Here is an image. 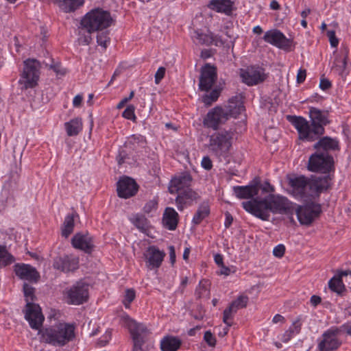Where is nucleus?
<instances>
[{
    "label": "nucleus",
    "instance_id": "obj_1",
    "mask_svg": "<svg viewBox=\"0 0 351 351\" xmlns=\"http://www.w3.org/2000/svg\"><path fill=\"white\" fill-rule=\"evenodd\" d=\"M243 208L249 213L263 220L269 221L273 214H292L291 202L285 197L269 194L264 198L256 197L242 202Z\"/></svg>",
    "mask_w": 351,
    "mask_h": 351
},
{
    "label": "nucleus",
    "instance_id": "obj_2",
    "mask_svg": "<svg viewBox=\"0 0 351 351\" xmlns=\"http://www.w3.org/2000/svg\"><path fill=\"white\" fill-rule=\"evenodd\" d=\"M309 117L311 124L302 117L288 116V119L298 130L300 140L312 142L324 134V126L330 123V121L328 111L315 107L310 108Z\"/></svg>",
    "mask_w": 351,
    "mask_h": 351
},
{
    "label": "nucleus",
    "instance_id": "obj_3",
    "mask_svg": "<svg viewBox=\"0 0 351 351\" xmlns=\"http://www.w3.org/2000/svg\"><path fill=\"white\" fill-rule=\"evenodd\" d=\"M43 340L54 346H64L75 338V326L59 323L40 330Z\"/></svg>",
    "mask_w": 351,
    "mask_h": 351
},
{
    "label": "nucleus",
    "instance_id": "obj_4",
    "mask_svg": "<svg viewBox=\"0 0 351 351\" xmlns=\"http://www.w3.org/2000/svg\"><path fill=\"white\" fill-rule=\"evenodd\" d=\"M234 132L232 129L221 130L214 132L209 136L207 145L208 152L219 161L226 159L228 156Z\"/></svg>",
    "mask_w": 351,
    "mask_h": 351
},
{
    "label": "nucleus",
    "instance_id": "obj_5",
    "mask_svg": "<svg viewBox=\"0 0 351 351\" xmlns=\"http://www.w3.org/2000/svg\"><path fill=\"white\" fill-rule=\"evenodd\" d=\"M112 19L108 11L97 8L88 12L81 20L82 27L90 34L107 29L112 24Z\"/></svg>",
    "mask_w": 351,
    "mask_h": 351
},
{
    "label": "nucleus",
    "instance_id": "obj_6",
    "mask_svg": "<svg viewBox=\"0 0 351 351\" xmlns=\"http://www.w3.org/2000/svg\"><path fill=\"white\" fill-rule=\"evenodd\" d=\"M26 300L25 318L32 329L39 330L45 319L38 304L32 302L34 299V288L27 283L23 287Z\"/></svg>",
    "mask_w": 351,
    "mask_h": 351
},
{
    "label": "nucleus",
    "instance_id": "obj_7",
    "mask_svg": "<svg viewBox=\"0 0 351 351\" xmlns=\"http://www.w3.org/2000/svg\"><path fill=\"white\" fill-rule=\"evenodd\" d=\"M307 169L311 172L330 173L335 171L334 158L330 154L315 152L308 158Z\"/></svg>",
    "mask_w": 351,
    "mask_h": 351
},
{
    "label": "nucleus",
    "instance_id": "obj_8",
    "mask_svg": "<svg viewBox=\"0 0 351 351\" xmlns=\"http://www.w3.org/2000/svg\"><path fill=\"white\" fill-rule=\"evenodd\" d=\"M40 62L36 59H27L24 62L22 77L25 88L35 87L39 79Z\"/></svg>",
    "mask_w": 351,
    "mask_h": 351
},
{
    "label": "nucleus",
    "instance_id": "obj_9",
    "mask_svg": "<svg viewBox=\"0 0 351 351\" xmlns=\"http://www.w3.org/2000/svg\"><path fill=\"white\" fill-rule=\"evenodd\" d=\"M289 191L296 198L311 197L310 180L304 176L288 178Z\"/></svg>",
    "mask_w": 351,
    "mask_h": 351
},
{
    "label": "nucleus",
    "instance_id": "obj_10",
    "mask_svg": "<svg viewBox=\"0 0 351 351\" xmlns=\"http://www.w3.org/2000/svg\"><path fill=\"white\" fill-rule=\"evenodd\" d=\"M322 212L318 204L311 202L305 206H299L295 210L299 222L302 225H310Z\"/></svg>",
    "mask_w": 351,
    "mask_h": 351
},
{
    "label": "nucleus",
    "instance_id": "obj_11",
    "mask_svg": "<svg viewBox=\"0 0 351 351\" xmlns=\"http://www.w3.org/2000/svg\"><path fill=\"white\" fill-rule=\"evenodd\" d=\"M88 298V285L82 281L77 282L67 291L68 303L80 305Z\"/></svg>",
    "mask_w": 351,
    "mask_h": 351
},
{
    "label": "nucleus",
    "instance_id": "obj_12",
    "mask_svg": "<svg viewBox=\"0 0 351 351\" xmlns=\"http://www.w3.org/2000/svg\"><path fill=\"white\" fill-rule=\"evenodd\" d=\"M263 40L276 47L290 51L293 46L292 39L287 38L280 30H269L265 33Z\"/></svg>",
    "mask_w": 351,
    "mask_h": 351
},
{
    "label": "nucleus",
    "instance_id": "obj_13",
    "mask_svg": "<svg viewBox=\"0 0 351 351\" xmlns=\"http://www.w3.org/2000/svg\"><path fill=\"white\" fill-rule=\"evenodd\" d=\"M240 76L243 83L248 86H254L264 82L267 75L262 67L250 66L245 69H241Z\"/></svg>",
    "mask_w": 351,
    "mask_h": 351
},
{
    "label": "nucleus",
    "instance_id": "obj_14",
    "mask_svg": "<svg viewBox=\"0 0 351 351\" xmlns=\"http://www.w3.org/2000/svg\"><path fill=\"white\" fill-rule=\"evenodd\" d=\"M338 329L337 326L331 327L322 334V340L318 343L319 351H334L341 345L339 339Z\"/></svg>",
    "mask_w": 351,
    "mask_h": 351
},
{
    "label": "nucleus",
    "instance_id": "obj_15",
    "mask_svg": "<svg viewBox=\"0 0 351 351\" xmlns=\"http://www.w3.org/2000/svg\"><path fill=\"white\" fill-rule=\"evenodd\" d=\"M217 78L216 67L208 63L206 64L201 69L199 89L202 91L208 92L215 83Z\"/></svg>",
    "mask_w": 351,
    "mask_h": 351
},
{
    "label": "nucleus",
    "instance_id": "obj_16",
    "mask_svg": "<svg viewBox=\"0 0 351 351\" xmlns=\"http://www.w3.org/2000/svg\"><path fill=\"white\" fill-rule=\"evenodd\" d=\"M53 267L64 273L73 272L79 267V258L73 254L57 256L53 259Z\"/></svg>",
    "mask_w": 351,
    "mask_h": 351
},
{
    "label": "nucleus",
    "instance_id": "obj_17",
    "mask_svg": "<svg viewBox=\"0 0 351 351\" xmlns=\"http://www.w3.org/2000/svg\"><path fill=\"white\" fill-rule=\"evenodd\" d=\"M71 244L86 254H91L95 248L93 237L87 232L76 233L71 239Z\"/></svg>",
    "mask_w": 351,
    "mask_h": 351
},
{
    "label": "nucleus",
    "instance_id": "obj_18",
    "mask_svg": "<svg viewBox=\"0 0 351 351\" xmlns=\"http://www.w3.org/2000/svg\"><path fill=\"white\" fill-rule=\"evenodd\" d=\"M138 185L130 177H123L117 182V195L121 198L128 199L136 195Z\"/></svg>",
    "mask_w": 351,
    "mask_h": 351
},
{
    "label": "nucleus",
    "instance_id": "obj_19",
    "mask_svg": "<svg viewBox=\"0 0 351 351\" xmlns=\"http://www.w3.org/2000/svg\"><path fill=\"white\" fill-rule=\"evenodd\" d=\"M129 330L134 342V351H141L147 335V328L142 324L132 322Z\"/></svg>",
    "mask_w": 351,
    "mask_h": 351
},
{
    "label": "nucleus",
    "instance_id": "obj_20",
    "mask_svg": "<svg viewBox=\"0 0 351 351\" xmlns=\"http://www.w3.org/2000/svg\"><path fill=\"white\" fill-rule=\"evenodd\" d=\"M348 276H349L351 280L350 269L345 271L337 270L334 276L328 281V288L338 295H344L346 289L343 282V278H347Z\"/></svg>",
    "mask_w": 351,
    "mask_h": 351
},
{
    "label": "nucleus",
    "instance_id": "obj_21",
    "mask_svg": "<svg viewBox=\"0 0 351 351\" xmlns=\"http://www.w3.org/2000/svg\"><path fill=\"white\" fill-rule=\"evenodd\" d=\"M144 256L147 268L153 269L160 267L165 256V253L163 251H160L155 245H151L147 247Z\"/></svg>",
    "mask_w": 351,
    "mask_h": 351
},
{
    "label": "nucleus",
    "instance_id": "obj_22",
    "mask_svg": "<svg viewBox=\"0 0 351 351\" xmlns=\"http://www.w3.org/2000/svg\"><path fill=\"white\" fill-rule=\"evenodd\" d=\"M14 271L21 280L36 282L40 277L36 268L28 264L16 263L14 266Z\"/></svg>",
    "mask_w": 351,
    "mask_h": 351
},
{
    "label": "nucleus",
    "instance_id": "obj_23",
    "mask_svg": "<svg viewBox=\"0 0 351 351\" xmlns=\"http://www.w3.org/2000/svg\"><path fill=\"white\" fill-rule=\"evenodd\" d=\"M222 107L217 106L208 112L204 120V123L208 128L217 130L219 125L225 123L228 119Z\"/></svg>",
    "mask_w": 351,
    "mask_h": 351
},
{
    "label": "nucleus",
    "instance_id": "obj_24",
    "mask_svg": "<svg viewBox=\"0 0 351 351\" xmlns=\"http://www.w3.org/2000/svg\"><path fill=\"white\" fill-rule=\"evenodd\" d=\"M222 108L223 112H226L225 114L228 119L229 117L237 118L238 115L245 110L243 96L239 94L231 97L228 100L227 105Z\"/></svg>",
    "mask_w": 351,
    "mask_h": 351
},
{
    "label": "nucleus",
    "instance_id": "obj_25",
    "mask_svg": "<svg viewBox=\"0 0 351 351\" xmlns=\"http://www.w3.org/2000/svg\"><path fill=\"white\" fill-rule=\"evenodd\" d=\"M176 193L178 195L176 198V203L180 211L183 210L185 207L191 206L193 201L199 198L198 194L189 187L178 191Z\"/></svg>",
    "mask_w": 351,
    "mask_h": 351
},
{
    "label": "nucleus",
    "instance_id": "obj_26",
    "mask_svg": "<svg viewBox=\"0 0 351 351\" xmlns=\"http://www.w3.org/2000/svg\"><path fill=\"white\" fill-rule=\"evenodd\" d=\"M318 138L319 140L313 145V148L316 149V152L330 154V152L340 149L339 142L337 138L327 136Z\"/></svg>",
    "mask_w": 351,
    "mask_h": 351
},
{
    "label": "nucleus",
    "instance_id": "obj_27",
    "mask_svg": "<svg viewBox=\"0 0 351 351\" xmlns=\"http://www.w3.org/2000/svg\"><path fill=\"white\" fill-rule=\"evenodd\" d=\"M332 177L329 173L323 176L316 177L313 180H310V192L311 197L318 195L321 193L326 191L330 186Z\"/></svg>",
    "mask_w": 351,
    "mask_h": 351
},
{
    "label": "nucleus",
    "instance_id": "obj_28",
    "mask_svg": "<svg viewBox=\"0 0 351 351\" xmlns=\"http://www.w3.org/2000/svg\"><path fill=\"white\" fill-rule=\"evenodd\" d=\"M191 181L192 177L189 173H182L171 180L169 191L170 193L173 194L184 190V189L189 187Z\"/></svg>",
    "mask_w": 351,
    "mask_h": 351
},
{
    "label": "nucleus",
    "instance_id": "obj_29",
    "mask_svg": "<svg viewBox=\"0 0 351 351\" xmlns=\"http://www.w3.org/2000/svg\"><path fill=\"white\" fill-rule=\"evenodd\" d=\"M260 187L258 184H250L247 186H235L233 187V191L236 197L239 199H253L255 195L258 194Z\"/></svg>",
    "mask_w": 351,
    "mask_h": 351
},
{
    "label": "nucleus",
    "instance_id": "obj_30",
    "mask_svg": "<svg viewBox=\"0 0 351 351\" xmlns=\"http://www.w3.org/2000/svg\"><path fill=\"white\" fill-rule=\"evenodd\" d=\"M179 219L178 213L174 208L167 207L163 213L162 223L165 228L169 230H174L178 226Z\"/></svg>",
    "mask_w": 351,
    "mask_h": 351
},
{
    "label": "nucleus",
    "instance_id": "obj_31",
    "mask_svg": "<svg viewBox=\"0 0 351 351\" xmlns=\"http://www.w3.org/2000/svg\"><path fill=\"white\" fill-rule=\"evenodd\" d=\"M233 4L234 3L231 0H211L208 4V7L217 12H223L226 15H230Z\"/></svg>",
    "mask_w": 351,
    "mask_h": 351
},
{
    "label": "nucleus",
    "instance_id": "obj_32",
    "mask_svg": "<svg viewBox=\"0 0 351 351\" xmlns=\"http://www.w3.org/2000/svg\"><path fill=\"white\" fill-rule=\"evenodd\" d=\"M182 345V341L177 337L166 336L160 341L162 351H177Z\"/></svg>",
    "mask_w": 351,
    "mask_h": 351
},
{
    "label": "nucleus",
    "instance_id": "obj_33",
    "mask_svg": "<svg viewBox=\"0 0 351 351\" xmlns=\"http://www.w3.org/2000/svg\"><path fill=\"white\" fill-rule=\"evenodd\" d=\"M301 326L300 318L298 317L282 335L281 341L284 343H287L293 337L300 333Z\"/></svg>",
    "mask_w": 351,
    "mask_h": 351
},
{
    "label": "nucleus",
    "instance_id": "obj_34",
    "mask_svg": "<svg viewBox=\"0 0 351 351\" xmlns=\"http://www.w3.org/2000/svg\"><path fill=\"white\" fill-rule=\"evenodd\" d=\"M67 135L69 136H76L82 129V119L75 118L64 123Z\"/></svg>",
    "mask_w": 351,
    "mask_h": 351
},
{
    "label": "nucleus",
    "instance_id": "obj_35",
    "mask_svg": "<svg viewBox=\"0 0 351 351\" xmlns=\"http://www.w3.org/2000/svg\"><path fill=\"white\" fill-rule=\"evenodd\" d=\"M210 214V208L207 202L202 203L195 214L194 215L192 222L195 225L199 224L203 219H204L206 217Z\"/></svg>",
    "mask_w": 351,
    "mask_h": 351
},
{
    "label": "nucleus",
    "instance_id": "obj_36",
    "mask_svg": "<svg viewBox=\"0 0 351 351\" xmlns=\"http://www.w3.org/2000/svg\"><path fill=\"white\" fill-rule=\"evenodd\" d=\"M84 0H62L60 8L66 13L72 12L83 5Z\"/></svg>",
    "mask_w": 351,
    "mask_h": 351
},
{
    "label": "nucleus",
    "instance_id": "obj_37",
    "mask_svg": "<svg viewBox=\"0 0 351 351\" xmlns=\"http://www.w3.org/2000/svg\"><path fill=\"white\" fill-rule=\"evenodd\" d=\"M73 228L74 214L67 215L62 227V236L67 238L73 232Z\"/></svg>",
    "mask_w": 351,
    "mask_h": 351
},
{
    "label": "nucleus",
    "instance_id": "obj_38",
    "mask_svg": "<svg viewBox=\"0 0 351 351\" xmlns=\"http://www.w3.org/2000/svg\"><path fill=\"white\" fill-rule=\"evenodd\" d=\"M132 223L142 232H145L149 228L147 219L142 215H136L131 219Z\"/></svg>",
    "mask_w": 351,
    "mask_h": 351
},
{
    "label": "nucleus",
    "instance_id": "obj_39",
    "mask_svg": "<svg viewBox=\"0 0 351 351\" xmlns=\"http://www.w3.org/2000/svg\"><path fill=\"white\" fill-rule=\"evenodd\" d=\"M146 143L145 138L141 134H133L126 143V145L132 149H136L137 147H144Z\"/></svg>",
    "mask_w": 351,
    "mask_h": 351
},
{
    "label": "nucleus",
    "instance_id": "obj_40",
    "mask_svg": "<svg viewBox=\"0 0 351 351\" xmlns=\"http://www.w3.org/2000/svg\"><path fill=\"white\" fill-rule=\"evenodd\" d=\"M220 95L219 89H213L210 93L204 94L202 97V101L206 106H210L213 102L217 100Z\"/></svg>",
    "mask_w": 351,
    "mask_h": 351
},
{
    "label": "nucleus",
    "instance_id": "obj_41",
    "mask_svg": "<svg viewBox=\"0 0 351 351\" xmlns=\"http://www.w3.org/2000/svg\"><path fill=\"white\" fill-rule=\"evenodd\" d=\"M237 312V311L230 305L223 311V322L228 325V326H231L232 325V319Z\"/></svg>",
    "mask_w": 351,
    "mask_h": 351
},
{
    "label": "nucleus",
    "instance_id": "obj_42",
    "mask_svg": "<svg viewBox=\"0 0 351 351\" xmlns=\"http://www.w3.org/2000/svg\"><path fill=\"white\" fill-rule=\"evenodd\" d=\"M100 32H98L97 35V43L98 45L101 46L104 49H106L110 41L109 32L107 30L104 32L102 30Z\"/></svg>",
    "mask_w": 351,
    "mask_h": 351
},
{
    "label": "nucleus",
    "instance_id": "obj_43",
    "mask_svg": "<svg viewBox=\"0 0 351 351\" xmlns=\"http://www.w3.org/2000/svg\"><path fill=\"white\" fill-rule=\"evenodd\" d=\"M249 301V298L246 295H239L236 300H233L230 305L234 308L235 310L245 308Z\"/></svg>",
    "mask_w": 351,
    "mask_h": 351
},
{
    "label": "nucleus",
    "instance_id": "obj_44",
    "mask_svg": "<svg viewBox=\"0 0 351 351\" xmlns=\"http://www.w3.org/2000/svg\"><path fill=\"white\" fill-rule=\"evenodd\" d=\"M46 67H49V69L53 70L57 75L63 76L66 73V70L62 67L60 62H54L53 60H51V63H45Z\"/></svg>",
    "mask_w": 351,
    "mask_h": 351
},
{
    "label": "nucleus",
    "instance_id": "obj_45",
    "mask_svg": "<svg viewBox=\"0 0 351 351\" xmlns=\"http://www.w3.org/2000/svg\"><path fill=\"white\" fill-rule=\"evenodd\" d=\"M136 296L135 291L133 289H128L125 291L123 303L125 308L130 306V303L134 300Z\"/></svg>",
    "mask_w": 351,
    "mask_h": 351
},
{
    "label": "nucleus",
    "instance_id": "obj_46",
    "mask_svg": "<svg viewBox=\"0 0 351 351\" xmlns=\"http://www.w3.org/2000/svg\"><path fill=\"white\" fill-rule=\"evenodd\" d=\"M213 34L210 33L208 34H197V38L199 40V41L204 45H210L213 43Z\"/></svg>",
    "mask_w": 351,
    "mask_h": 351
},
{
    "label": "nucleus",
    "instance_id": "obj_47",
    "mask_svg": "<svg viewBox=\"0 0 351 351\" xmlns=\"http://www.w3.org/2000/svg\"><path fill=\"white\" fill-rule=\"evenodd\" d=\"M348 50H346L344 57L340 62L341 64L336 66L337 68V70L339 72V75H341V76L346 75V66H347V64H348Z\"/></svg>",
    "mask_w": 351,
    "mask_h": 351
},
{
    "label": "nucleus",
    "instance_id": "obj_48",
    "mask_svg": "<svg viewBox=\"0 0 351 351\" xmlns=\"http://www.w3.org/2000/svg\"><path fill=\"white\" fill-rule=\"evenodd\" d=\"M134 110L135 108L133 105H129L123 112L122 116L127 119L134 120L136 119Z\"/></svg>",
    "mask_w": 351,
    "mask_h": 351
},
{
    "label": "nucleus",
    "instance_id": "obj_49",
    "mask_svg": "<svg viewBox=\"0 0 351 351\" xmlns=\"http://www.w3.org/2000/svg\"><path fill=\"white\" fill-rule=\"evenodd\" d=\"M204 339L209 346H215L216 339L210 331L208 330L205 332Z\"/></svg>",
    "mask_w": 351,
    "mask_h": 351
},
{
    "label": "nucleus",
    "instance_id": "obj_50",
    "mask_svg": "<svg viewBox=\"0 0 351 351\" xmlns=\"http://www.w3.org/2000/svg\"><path fill=\"white\" fill-rule=\"evenodd\" d=\"M327 36L329 38V41L331 47H337L339 44V40L336 37L335 30H328L326 33Z\"/></svg>",
    "mask_w": 351,
    "mask_h": 351
},
{
    "label": "nucleus",
    "instance_id": "obj_51",
    "mask_svg": "<svg viewBox=\"0 0 351 351\" xmlns=\"http://www.w3.org/2000/svg\"><path fill=\"white\" fill-rule=\"evenodd\" d=\"M338 329V333L339 335L341 334L342 332H345L348 335L351 336V321H349L343 325L337 327Z\"/></svg>",
    "mask_w": 351,
    "mask_h": 351
},
{
    "label": "nucleus",
    "instance_id": "obj_52",
    "mask_svg": "<svg viewBox=\"0 0 351 351\" xmlns=\"http://www.w3.org/2000/svg\"><path fill=\"white\" fill-rule=\"evenodd\" d=\"M201 165L205 170L209 171L213 168V162L209 156H204L201 162Z\"/></svg>",
    "mask_w": 351,
    "mask_h": 351
},
{
    "label": "nucleus",
    "instance_id": "obj_53",
    "mask_svg": "<svg viewBox=\"0 0 351 351\" xmlns=\"http://www.w3.org/2000/svg\"><path fill=\"white\" fill-rule=\"evenodd\" d=\"M285 252V247L282 244H279L274 248L273 254L278 258L283 256Z\"/></svg>",
    "mask_w": 351,
    "mask_h": 351
},
{
    "label": "nucleus",
    "instance_id": "obj_54",
    "mask_svg": "<svg viewBox=\"0 0 351 351\" xmlns=\"http://www.w3.org/2000/svg\"><path fill=\"white\" fill-rule=\"evenodd\" d=\"M128 155L126 152L123 149L120 150L118 156H117V160L119 165L126 162L127 159H128Z\"/></svg>",
    "mask_w": 351,
    "mask_h": 351
},
{
    "label": "nucleus",
    "instance_id": "obj_55",
    "mask_svg": "<svg viewBox=\"0 0 351 351\" xmlns=\"http://www.w3.org/2000/svg\"><path fill=\"white\" fill-rule=\"evenodd\" d=\"M165 68L163 66H160L158 69L156 74H155V82L156 84H159L161 80L164 77L165 75Z\"/></svg>",
    "mask_w": 351,
    "mask_h": 351
},
{
    "label": "nucleus",
    "instance_id": "obj_56",
    "mask_svg": "<svg viewBox=\"0 0 351 351\" xmlns=\"http://www.w3.org/2000/svg\"><path fill=\"white\" fill-rule=\"evenodd\" d=\"M110 339H111V331L108 330V331H106L104 337L102 339H100L98 341V344L100 346H104L108 343V342L109 341V340Z\"/></svg>",
    "mask_w": 351,
    "mask_h": 351
},
{
    "label": "nucleus",
    "instance_id": "obj_57",
    "mask_svg": "<svg viewBox=\"0 0 351 351\" xmlns=\"http://www.w3.org/2000/svg\"><path fill=\"white\" fill-rule=\"evenodd\" d=\"M332 86L331 82L326 78L320 80L319 88L323 90H326Z\"/></svg>",
    "mask_w": 351,
    "mask_h": 351
},
{
    "label": "nucleus",
    "instance_id": "obj_58",
    "mask_svg": "<svg viewBox=\"0 0 351 351\" xmlns=\"http://www.w3.org/2000/svg\"><path fill=\"white\" fill-rule=\"evenodd\" d=\"M306 71L305 69H299L298 74H297V82L298 84H301L304 82V81L306 79Z\"/></svg>",
    "mask_w": 351,
    "mask_h": 351
},
{
    "label": "nucleus",
    "instance_id": "obj_59",
    "mask_svg": "<svg viewBox=\"0 0 351 351\" xmlns=\"http://www.w3.org/2000/svg\"><path fill=\"white\" fill-rule=\"evenodd\" d=\"M219 267L220 270L218 271V274L220 275L228 276L231 273L234 272V271H232L231 268L226 267L224 264L221 265Z\"/></svg>",
    "mask_w": 351,
    "mask_h": 351
},
{
    "label": "nucleus",
    "instance_id": "obj_60",
    "mask_svg": "<svg viewBox=\"0 0 351 351\" xmlns=\"http://www.w3.org/2000/svg\"><path fill=\"white\" fill-rule=\"evenodd\" d=\"M157 207V203L154 201H149L147 202L143 210L145 213H150L154 208H156Z\"/></svg>",
    "mask_w": 351,
    "mask_h": 351
},
{
    "label": "nucleus",
    "instance_id": "obj_61",
    "mask_svg": "<svg viewBox=\"0 0 351 351\" xmlns=\"http://www.w3.org/2000/svg\"><path fill=\"white\" fill-rule=\"evenodd\" d=\"M169 259L171 265H173L176 262V251L175 247L173 245L169 247Z\"/></svg>",
    "mask_w": 351,
    "mask_h": 351
},
{
    "label": "nucleus",
    "instance_id": "obj_62",
    "mask_svg": "<svg viewBox=\"0 0 351 351\" xmlns=\"http://www.w3.org/2000/svg\"><path fill=\"white\" fill-rule=\"evenodd\" d=\"M225 216H226V219H225V222H224V226L226 228H228L232 225V223L233 217L231 215V214L229 213L228 212H227L225 214Z\"/></svg>",
    "mask_w": 351,
    "mask_h": 351
},
{
    "label": "nucleus",
    "instance_id": "obj_63",
    "mask_svg": "<svg viewBox=\"0 0 351 351\" xmlns=\"http://www.w3.org/2000/svg\"><path fill=\"white\" fill-rule=\"evenodd\" d=\"M92 41V38L90 35H86L79 38V42L81 45H88Z\"/></svg>",
    "mask_w": 351,
    "mask_h": 351
},
{
    "label": "nucleus",
    "instance_id": "obj_64",
    "mask_svg": "<svg viewBox=\"0 0 351 351\" xmlns=\"http://www.w3.org/2000/svg\"><path fill=\"white\" fill-rule=\"evenodd\" d=\"M311 304L313 306H317L322 302V298L316 295H313L311 297L310 300Z\"/></svg>",
    "mask_w": 351,
    "mask_h": 351
}]
</instances>
